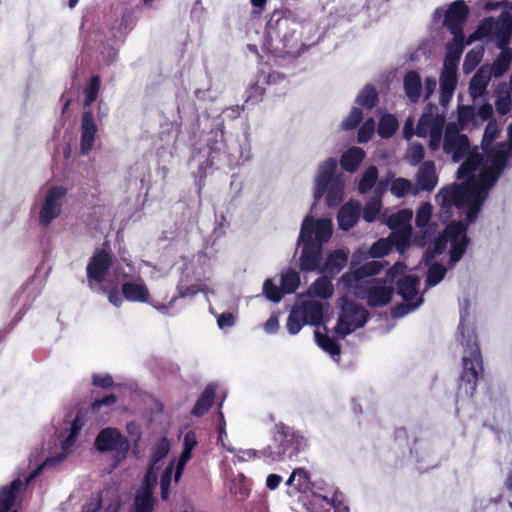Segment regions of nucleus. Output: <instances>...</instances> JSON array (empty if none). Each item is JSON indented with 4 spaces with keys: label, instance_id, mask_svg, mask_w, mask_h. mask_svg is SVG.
<instances>
[{
    "label": "nucleus",
    "instance_id": "obj_1",
    "mask_svg": "<svg viewBox=\"0 0 512 512\" xmlns=\"http://www.w3.org/2000/svg\"><path fill=\"white\" fill-rule=\"evenodd\" d=\"M510 162H462L456 172L457 179H463L442 187L436 195L437 203L445 211L452 208L470 211L479 204V213L501 174Z\"/></svg>",
    "mask_w": 512,
    "mask_h": 512
},
{
    "label": "nucleus",
    "instance_id": "obj_2",
    "mask_svg": "<svg viewBox=\"0 0 512 512\" xmlns=\"http://www.w3.org/2000/svg\"><path fill=\"white\" fill-rule=\"evenodd\" d=\"M461 333V344L465 347V355L463 356V369L459 377V390H463L469 397H473L477 389L479 374L483 371V361L478 344V337L474 330L465 328L462 320L458 326Z\"/></svg>",
    "mask_w": 512,
    "mask_h": 512
},
{
    "label": "nucleus",
    "instance_id": "obj_3",
    "mask_svg": "<svg viewBox=\"0 0 512 512\" xmlns=\"http://www.w3.org/2000/svg\"><path fill=\"white\" fill-rule=\"evenodd\" d=\"M275 430L272 443L259 451L265 460L279 462L285 458L292 459L305 449L306 439L293 427L278 423Z\"/></svg>",
    "mask_w": 512,
    "mask_h": 512
},
{
    "label": "nucleus",
    "instance_id": "obj_4",
    "mask_svg": "<svg viewBox=\"0 0 512 512\" xmlns=\"http://www.w3.org/2000/svg\"><path fill=\"white\" fill-rule=\"evenodd\" d=\"M480 38H488L494 41L497 48H509L508 45L512 38V13L504 11L496 19H485L470 37L467 44Z\"/></svg>",
    "mask_w": 512,
    "mask_h": 512
},
{
    "label": "nucleus",
    "instance_id": "obj_5",
    "mask_svg": "<svg viewBox=\"0 0 512 512\" xmlns=\"http://www.w3.org/2000/svg\"><path fill=\"white\" fill-rule=\"evenodd\" d=\"M445 124V107L441 109L439 106L429 103L418 120L416 135L429 137V147L436 151L441 147Z\"/></svg>",
    "mask_w": 512,
    "mask_h": 512
},
{
    "label": "nucleus",
    "instance_id": "obj_6",
    "mask_svg": "<svg viewBox=\"0 0 512 512\" xmlns=\"http://www.w3.org/2000/svg\"><path fill=\"white\" fill-rule=\"evenodd\" d=\"M100 77L95 75L91 77L84 88V111L81 118V143L80 148L83 155L89 153L94 145L97 133V125L93 113L86 110L97 99L100 90Z\"/></svg>",
    "mask_w": 512,
    "mask_h": 512
},
{
    "label": "nucleus",
    "instance_id": "obj_7",
    "mask_svg": "<svg viewBox=\"0 0 512 512\" xmlns=\"http://www.w3.org/2000/svg\"><path fill=\"white\" fill-rule=\"evenodd\" d=\"M337 164L338 162H325L317 178L315 197L319 198L327 191L326 199L330 207H337L342 202V187L335 183H332V185L328 187L333 179ZM339 164L344 170L354 172L361 162H339Z\"/></svg>",
    "mask_w": 512,
    "mask_h": 512
},
{
    "label": "nucleus",
    "instance_id": "obj_8",
    "mask_svg": "<svg viewBox=\"0 0 512 512\" xmlns=\"http://www.w3.org/2000/svg\"><path fill=\"white\" fill-rule=\"evenodd\" d=\"M443 150L452 160H484L480 157L478 148L470 145L465 134L459 132L457 124L450 123L446 126L442 139Z\"/></svg>",
    "mask_w": 512,
    "mask_h": 512
},
{
    "label": "nucleus",
    "instance_id": "obj_9",
    "mask_svg": "<svg viewBox=\"0 0 512 512\" xmlns=\"http://www.w3.org/2000/svg\"><path fill=\"white\" fill-rule=\"evenodd\" d=\"M341 313L334 328L335 333L344 338L358 328L365 326L369 319V311L362 305L342 299Z\"/></svg>",
    "mask_w": 512,
    "mask_h": 512
},
{
    "label": "nucleus",
    "instance_id": "obj_10",
    "mask_svg": "<svg viewBox=\"0 0 512 512\" xmlns=\"http://www.w3.org/2000/svg\"><path fill=\"white\" fill-rule=\"evenodd\" d=\"M95 448L104 453L114 451V467L126 459L130 443L117 428L107 427L100 430L94 441Z\"/></svg>",
    "mask_w": 512,
    "mask_h": 512
},
{
    "label": "nucleus",
    "instance_id": "obj_11",
    "mask_svg": "<svg viewBox=\"0 0 512 512\" xmlns=\"http://www.w3.org/2000/svg\"><path fill=\"white\" fill-rule=\"evenodd\" d=\"M112 261V253L109 250L102 248L94 252L86 267L87 282L91 290H95V287L105 281Z\"/></svg>",
    "mask_w": 512,
    "mask_h": 512
},
{
    "label": "nucleus",
    "instance_id": "obj_12",
    "mask_svg": "<svg viewBox=\"0 0 512 512\" xmlns=\"http://www.w3.org/2000/svg\"><path fill=\"white\" fill-rule=\"evenodd\" d=\"M66 195L67 189L63 186L54 185L48 189L39 212V222L42 226L48 227L60 216Z\"/></svg>",
    "mask_w": 512,
    "mask_h": 512
},
{
    "label": "nucleus",
    "instance_id": "obj_13",
    "mask_svg": "<svg viewBox=\"0 0 512 512\" xmlns=\"http://www.w3.org/2000/svg\"><path fill=\"white\" fill-rule=\"evenodd\" d=\"M394 294L393 286H387L386 280L375 278L367 282L366 286L360 288L357 296L366 299L370 307H383L390 303Z\"/></svg>",
    "mask_w": 512,
    "mask_h": 512
},
{
    "label": "nucleus",
    "instance_id": "obj_14",
    "mask_svg": "<svg viewBox=\"0 0 512 512\" xmlns=\"http://www.w3.org/2000/svg\"><path fill=\"white\" fill-rule=\"evenodd\" d=\"M419 279L414 274L405 275L399 278L396 282L397 294L400 295L406 304H399L395 307V315H404L409 310L417 308L422 298L416 302H412L418 295Z\"/></svg>",
    "mask_w": 512,
    "mask_h": 512
},
{
    "label": "nucleus",
    "instance_id": "obj_15",
    "mask_svg": "<svg viewBox=\"0 0 512 512\" xmlns=\"http://www.w3.org/2000/svg\"><path fill=\"white\" fill-rule=\"evenodd\" d=\"M468 7L462 0L455 1L447 10L438 8L434 12V20L441 18L444 13V26L451 34L463 33V25L468 16Z\"/></svg>",
    "mask_w": 512,
    "mask_h": 512
},
{
    "label": "nucleus",
    "instance_id": "obj_16",
    "mask_svg": "<svg viewBox=\"0 0 512 512\" xmlns=\"http://www.w3.org/2000/svg\"><path fill=\"white\" fill-rule=\"evenodd\" d=\"M479 216V204L471 207L470 211L465 212L463 220H453L447 224L442 234L448 242L457 241L462 237H468L467 231L470 224L474 223Z\"/></svg>",
    "mask_w": 512,
    "mask_h": 512
},
{
    "label": "nucleus",
    "instance_id": "obj_17",
    "mask_svg": "<svg viewBox=\"0 0 512 512\" xmlns=\"http://www.w3.org/2000/svg\"><path fill=\"white\" fill-rule=\"evenodd\" d=\"M302 245V251L299 258V267L304 272H312L320 269L322 260L323 246L320 243L298 242Z\"/></svg>",
    "mask_w": 512,
    "mask_h": 512
},
{
    "label": "nucleus",
    "instance_id": "obj_18",
    "mask_svg": "<svg viewBox=\"0 0 512 512\" xmlns=\"http://www.w3.org/2000/svg\"><path fill=\"white\" fill-rule=\"evenodd\" d=\"M512 108V74L510 78L509 87L506 91H502L496 100V109L497 112L505 115L510 112ZM512 150V127L509 129V141L507 143H502L499 145L497 153L501 157H505L511 155Z\"/></svg>",
    "mask_w": 512,
    "mask_h": 512
},
{
    "label": "nucleus",
    "instance_id": "obj_19",
    "mask_svg": "<svg viewBox=\"0 0 512 512\" xmlns=\"http://www.w3.org/2000/svg\"><path fill=\"white\" fill-rule=\"evenodd\" d=\"M500 132H501V129L495 120L488 121L485 131H484L483 139L481 142V147L485 153L493 155V158L491 160H508L509 158L512 157V149H511V155H508L505 157H501L497 153L499 145H501L503 142L498 143L495 147L492 146L493 142L497 139ZM508 141H509V139L507 141H505L504 143H507Z\"/></svg>",
    "mask_w": 512,
    "mask_h": 512
},
{
    "label": "nucleus",
    "instance_id": "obj_20",
    "mask_svg": "<svg viewBox=\"0 0 512 512\" xmlns=\"http://www.w3.org/2000/svg\"><path fill=\"white\" fill-rule=\"evenodd\" d=\"M488 64L482 65L473 76L469 85V94L476 103L477 99L483 97L487 92V86L492 78Z\"/></svg>",
    "mask_w": 512,
    "mask_h": 512
},
{
    "label": "nucleus",
    "instance_id": "obj_21",
    "mask_svg": "<svg viewBox=\"0 0 512 512\" xmlns=\"http://www.w3.org/2000/svg\"><path fill=\"white\" fill-rule=\"evenodd\" d=\"M435 162H423L418 169L416 176V185L418 191H432L437 183L438 176L436 174Z\"/></svg>",
    "mask_w": 512,
    "mask_h": 512
},
{
    "label": "nucleus",
    "instance_id": "obj_22",
    "mask_svg": "<svg viewBox=\"0 0 512 512\" xmlns=\"http://www.w3.org/2000/svg\"><path fill=\"white\" fill-rule=\"evenodd\" d=\"M121 294L130 302L146 303L150 298L149 289L142 279L139 282H124L121 286Z\"/></svg>",
    "mask_w": 512,
    "mask_h": 512
},
{
    "label": "nucleus",
    "instance_id": "obj_23",
    "mask_svg": "<svg viewBox=\"0 0 512 512\" xmlns=\"http://www.w3.org/2000/svg\"><path fill=\"white\" fill-rule=\"evenodd\" d=\"M197 444L198 441L196 433L192 430L186 432L183 439V450L176 466L175 481H178L180 479L187 462L192 457V451L197 446Z\"/></svg>",
    "mask_w": 512,
    "mask_h": 512
},
{
    "label": "nucleus",
    "instance_id": "obj_24",
    "mask_svg": "<svg viewBox=\"0 0 512 512\" xmlns=\"http://www.w3.org/2000/svg\"><path fill=\"white\" fill-rule=\"evenodd\" d=\"M360 216V206L358 204L346 203L344 204L337 215L339 228L348 231L353 228Z\"/></svg>",
    "mask_w": 512,
    "mask_h": 512
},
{
    "label": "nucleus",
    "instance_id": "obj_25",
    "mask_svg": "<svg viewBox=\"0 0 512 512\" xmlns=\"http://www.w3.org/2000/svg\"><path fill=\"white\" fill-rule=\"evenodd\" d=\"M22 486L20 479H14L9 485L0 489V512H12L17 493Z\"/></svg>",
    "mask_w": 512,
    "mask_h": 512
},
{
    "label": "nucleus",
    "instance_id": "obj_26",
    "mask_svg": "<svg viewBox=\"0 0 512 512\" xmlns=\"http://www.w3.org/2000/svg\"><path fill=\"white\" fill-rule=\"evenodd\" d=\"M216 385L208 384L202 394L197 399L195 405L191 410V414L195 417H202L205 415L214 404L216 395Z\"/></svg>",
    "mask_w": 512,
    "mask_h": 512
},
{
    "label": "nucleus",
    "instance_id": "obj_27",
    "mask_svg": "<svg viewBox=\"0 0 512 512\" xmlns=\"http://www.w3.org/2000/svg\"><path fill=\"white\" fill-rule=\"evenodd\" d=\"M404 91L412 103H417L421 97L422 82L421 77L416 71H409L405 74L403 80Z\"/></svg>",
    "mask_w": 512,
    "mask_h": 512
},
{
    "label": "nucleus",
    "instance_id": "obj_28",
    "mask_svg": "<svg viewBox=\"0 0 512 512\" xmlns=\"http://www.w3.org/2000/svg\"><path fill=\"white\" fill-rule=\"evenodd\" d=\"M457 86V74L442 72L440 75V105L446 107Z\"/></svg>",
    "mask_w": 512,
    "mask_h": 512
},
{
    "label": "nucleus",
    "instance_id": "obj_29",
    "mask_svg": "<svg viewBox=\"0 0 512 512\" xmlns=\"http://www.w3.org/2000/svg\"><path fill=\"white\" fill-rule=\"evenodd\" d=\"M347 261L348 254L345 251L341 249L335 250L328 255L323 267L319 271L329 274L339 273L346 266Z\"/></svg>",
    "mask_w": 512,
    "mask_h": 512
},
{
    "label": "nucleus",
    "instance_id": "obj_30",
    "mask_svg": "<svg viewBox=\"0 0 512 512\" xmlns=\"http://www.w3.org/2000/svg\"><path fill=\"white\" fill-rule=\"evenodd\" d=\"M501 51L496 57L492 65H488V70L491 71V76L499 78L503 76L509 69L512 63V49L499 48Z\"/></svg>",
    "mask_w": 512,
    "mask_h": 512
},
{
    "label": "nucleus",
    "instance_id": "obj_31",
    "mask_svg": "<svg viewBox=\"0 0 512 512\" xmlns=\"http://www.w3.org/2000/svg\"><path fill=\"white\" fill-rule=\"evenodd\" d=\"M299 310L305 317L308 325L318 326L323 320V305L318 301H306L302 306H298Z\"/></svg>",
    "mask_w": 512,
    "mask_h": 512
},
{
    "label": "nucleus",
    "instance_id": "obj_32",
    "mask_svg": "<svg viewBox=\"0 0 512 512\" xmlns=\"http://www.w3.org/2000/svg\"><path fill=\"white\" fill-rule=\"evenodd\" d=\"M411 235L412 228H404L392 230L387 238L390 241L392 249L395 248L399 253H404L410 246Z\"/></svg>",
    "mask_w": 512,
    "mask_h": 512
},
{
    "label": "nucleus",
    "instance_id": "obj_33",
    "mask_svg": "<svg viewBox=\"0 0 512 512\" xmlns=\"http://www.w3.org/2000/svg\"><path fill=\"white\" fill-rule=\"evenodd\" d=\"M412 217L413 211L411 209L404 208L391 214L386 220V225L391 230L412 228L410 224Z\"/></svg>",
    "mask_w": 512,
    "mask_h": 512
},
{
    "label": "nucleus",
    "instance_id": "obj_34",
    "mask_svg": "<svg viewBox=\"0 0 512 512\" xmlns=\"http://www.w3.org/2000/svg\"><path fill=\"white\" fill-rule=\"evenodd\" d=\"M135 512H153L155 498L151 487H143L138 491L134 499Z\"/></svg>",
    "mask_w": 512,
    "mask_h": 512
},
{
    "label": "nucleus",
    "instance_id": "obj_35",
    "mask_svg": "<svg viewBox=\"0 0 512 512\" xmlns=\"http://www.w3.org/2000/svg\"><path fill=\"white\" fill-rule=\"evenodd\" d=\"M458 125V128L462 130L480 126L474 106L461 105L458 107Z\"/></svg>",
    "mask_w": 512,
    "mask_h": 512
},
{
    "label": "nucleus",
    "instance_id": "obj_36",
    "mask_svg": "<svg viewBox=\"0 0 512 512\" xmlns=\"http://www.w3.org/2000/svg\"><path fill=\"white\" fill-rule=\"evenodd\" d=\"M378 94L372 85H366L357 95L355 103L365 109H372L376 106Z\"/></svg>",
    "mask_w": 512,
    "mask_h": 512
},
{
    "label": "nucleus",
    "instance_id": "obj_37",
    "mask_svg": "<svg viewBox=\"0 0 512 512\" xmlns=\"http://www.w3.org/2000/svg\"><path fill=\"white\" fill-rule=\"evenodd\" d=\"M310 293L314 297L329 299L334 293V287L327 277H320L311 285Z\"/></svg>",
    "mask_w": 512,
    "mask_h": 512
},
{
    "label": "nucleus",
    "instance_id": "obj_38",
    "mask_svg": "<svg viewBox=\"0 0 512 512\" xmlns=\"http://www.w3.org/2000/svg\"><path fill=\"white\" fill-rule=\"evenodd\" d=\"M449 251V265L452 266L459 262L465 255L467 248L470 244L469 237H462L457 241H451Z\"/></svg>",
    "mask_w": 512,
    "mask_h": 512
},
{
    "label": "nucleus",
    "instance_id": "obj_39",
    "mask_svg": "<svg viewBox=\"0 0 512 512\" xmlns=\"http://www.w3.org/2000/svg\"><path fill=\"white\" fill-rule=\"evenodd\" d=\"M397 128V118L392 114H385L379 120L377 132L381 138H390Z\"/></svg>",
    "mask_w": 512,
    "mask_h": 512
},
{
    "label": "nucleus",
    "instance_id": "obj_40",
    "mask_svg": "<svg viewBox=\"0 0 512 512\" xmlns=\"http://www.w3.org/2000/svg\"><path fill=\"white\" fill-rule=\"evenodd\" d=\"M315 227L314 243H320L321 246L327 242L332 236V223L329 219H317Z\"/></svg>",
    "mask_w": 512,
    "mask_h": 512
},
{
    "label": "nucleus",
    "instance_id": "obj_41",
    "mask_svg": "<svg viewBox=\"0 0 512 512\" xmlns=\"http://www.w3.org/2000/svg\"><path fill=\"white\" fill-rule=\"evenodd\" d=\"M390 191L394 196L402 198L408 194H417L418 189L413 187L410 180L400 177L393 180Z\"/></svg>",
    "mask_w": 512,
    "mask_h": 512
},
{
    "label": "nucleus",
    "instance_id": "obj_42",
    "mask_svg": "<svg viewBox=\"0 0 512 512\" xmlns=\"http://www.w3.org/2000/svg\"><path fill=\"white\" fill-rule=\"evenodd\" d=\"M307 321L303 316L302 312L299 310V307H294L287 319V329L290 334H297L304 325H307Z\"/></svg>",
    "mask_w": 512,
    "mask_h": 512
},
{
    "label": "nucleus",
    "instance_id": "obj_43",
    "mask_svg": "<svg viewBox=\"0 0 512 512\" xmlns=\"http://www.w3.org/2000/svg\"><path fill=\"white\" fill-rule=\"evenodd\" d=\"M315 336L319 346L329 353L332 357L340 356L341 346L340 344L333 338H330L326 334H321L320 332H315Z\"/></svg>",
    "mask_w": 512,
    "mask_h": 512
},
{
    "label": "nucleus",
    "instance_id": "obj_44",
    "mask_svg": "<svg viewBox=\"0 0 512 512\" xmlns=\"http://www.w3.org/2000/svg\"><path fill=\"white\" fill-rule=\"evenodd\" d=\"M300 285V276L296 271L289 270L282 274L281 288L284 294L294 293Z\"/></svg>",
    "mask_w": 512,
    "mask_h": 512
},
{
    "label": "nucleus",
    "instance_id": "obj_45",
    "mask_svg": "<svg viewBox=\"0 0 512 512\" xmlns=\"http://www.w3.org/2000/svg\"><path fill=\"white\" fill-rule=\"evenodd\" d=\"M170 451V443L167 440V438H162L160 441H158L153 449L152 454L149 460V464L152 467H156L158 462H160L162 459H164Z\"/></svg>",
    "mask_w": 512,
    "mask_h": 512
},
{
    "label": "nucleus",
    "instance_id": "obj_46",
    "mask_svg": "<svg viewBox=\"0 0 512 512\" xmlns=\"http://www.w3.org/2000/svg\"><path fill=\"white\" fill-rule=\"evenodd\" d=\"M378 178V170L375 166H370L365 171L364 175L359 181L358 190L360 193H367L373 188Z\"/></svg>",
    "mask_w": 512,
    "mask_h": 512
},
{
    "label": "nucleus",
    "instance_id": "obj_47",
    "mask_svg": "<svg viewBox=\"0 0 512 512\" xmlns=\"http://www.w3.org/2000/svg\"><path fill=\"white\" fill-rule=\"evenodd\" d=\"M382 268L383 265L379 261L367 262L354 271L353 278L358 281L364 277L377 275L381 272Z\"/></svg>",
    "mask_w": 512,
    "mask_h": 512
},
{
    "label": "nucleus",
    "instance_id": "obj_48",
    "mask_svg": "<svg viewBox=\"0 0 512 512\" xmlns=\"http://www.w3.org/2000/svg\"><path fill=\"white\" fill-rule=\"evenodd\" d=\"M363 120V111L360 107H353L350 113L344 118L340 124V128L344 131L355 129Z\"/></svg>",
    "mask_w": 512,
    "mask_h": 512
},
{
    "label": "nucleus",
    "instance_id": "obj_49",
    "mask_svg": "<svg viewBox=\"0 0 512 512\" xmlns=\"http://www.w3.org/2000/svg\"><path fill=\"white\" fill-rule=\"evenodd\" d=\"M446 273L447 269L443 264L438 262L431 264L427 272V284L429 286H435L439 284L444 279Z\"/></svg>",
    "mask_w": 512,
    "mask_h": 512
},
{
    "label": "nucleus",
    "instance_id": "obj_50",
    "mask_svg": "<svg viewBox=\"0 0 512 512\" xmlns=\"http://www.w3.org/2000/svg\"><path fill=\"white\" fill-rule=\"evenodd\" d=\"M452 41L447 43L446 54L452 58L460 59L464 48V33L452 34Z\"/></svg>",
    "mask_w": 512,
    "mask_h": 512
},
{
    "label": "nucleus",
    "instance_id": "obj_51",
    "mask_svg": "<svg viewBox=\"0 0 512 512\" xmlns=\"http://www.w3.org/2000/svg\"><path fill=\"white\" fill-rule=\"evenodd\" d=\"M483 48H474L470 50L464 59L463 70L465 73H470L478 65L483 58Z\"/></svg>",
    "mask_w": 512,
    "mask_h": 512
},
{
    "label": "nucleus",
    "instance_id": "obj_52",
    "mask_svg": "<svg viewBox=\"0 0 512 512\" xmlns=\"http://www.w3.org/2000/svg\"><path fill=\"white\" fill-rule=\"evenodd\" d=\"M296 474L295 490L300 493H305L310 489L311 479L309 472L304 468L294 469Z\"/></svg>",
    "mask_w": 512,
    "mask_h": 512
},
{
    "label": "nucleus",
    "instance_id": "obj_53",
    "mask_svg": "<svg viewBox=\"0 0 512 512\" xmlns=\"http://www.w3.org/2000/svg\"><path fill=\"white\" fill-rule=\"evenodd\" d=\"M263 293L265 294L266 298L274 303L280 302V300L283 297V291L282 288L278 287L272 279H266L263 284Z\"/></svg>",
    "mask_w": 512,
    "mask_h": 512
},
{
    "label": "nucleus",
    "instance_id": "obj_54",
    "mask_svg": "<svg viewBox=\"0 0 512 512\" xmlns=\"http://www.w3.org/2000/svg\"><path fill=\"white\" fill-rule=\"evenodd\" d=\"M392 251L388 238H381L374 242L369 249V255L372 258H380Z\"/></svg>",
    "mask_w": 512,
    "mask_h": 512
},
{
    "label": "nucleus",
    "instance_id": "obj_55",
    "mask_svg": "<svg viewBox=\"0 0 512 512\" xmlns=\"http://www.w3.org/2000/svg\"><path fill=\"white\" fill-rule=\"evenodd\" d=\"M432 216V206L430 203H422L416 212L415 224L418 228H425Z\"/></svg>",
    "mask_w": 512,
    "mask_h": 512
},
{
    "label": "nucleus",
    "instance_id": "obj_56",
    "mask_svg": "<svg viewBox=\"0 0 512 512\" xmlns=\"http://www.w3.org/2000/svg\"><path fill=\"white\" fill-rule=\"evenodd\" d=\"M314 225H316V220L311 216H306L301 226L298 242L313 241V234H315Z\"/></svg>",
    "mask_w": 512,
    "mask_h": 512
},
{
    "label": "nucleus",
    "instance_id": "obj_57",
    "mask_svg": "<svg viewBox=\"0 0 512 512\" xmlns=\"http://www.w3.org/2000/svg\"><path fill=\"white\" fill-rule=\"evenodd\" d=\"M375 133V121L373 118L367 119L359 128L357 134L358 143L368 142Z\"/></svg>",
    "mask_w": 512,
    "mask_h": 512
},
{
    "label": "nucleus",
    "instance_id": "obj_58",
    "mask_svg": "<svg viewBox=\"0 0 512 512\" xmlns=\"http://www.w3.org/2000/svg\"><path fill=\"white\" fill-rule=\"evenodd\" d=\"M380 210H381L380 200L368 201L363 208V213H362L363 219L368 223L373 222L376 219Z\"/></svg>",
    "mask_w": 512,
    "mask_h": 512
},
{
    "label": "nucleus",
    "instance_id": "obj_59",
    "mask_svg": "<svg viewBox=\"0 0 512 512\" xmlns=\"http://www.w3.org/2000/svg\"><path fill=\"white\" fill-rule=\"evenodd\" d=\"M174 464L170 463L166 469L164 470L161 480H160V488H161V498L162 500H167L169 497V488L171 484V478L173 473Z\"/></svg>",
    "mask_w": 512,
    "mask_h": 512
},
{
    "label": "nucleus",
    "instance_id": "obj_60",
    "mask_svg": "<svg viewBox=\"0 0 512 512\" xmlns=\"http://www.w3.org/2000/svg\"><path fill=\"white\" fill-rule=\"evenodd\" d=\"M94 291L98 292V293L106 294L109 302L116 307L121 306V304L123 302L122 297H121L122 294L119 293L117 288L107 289V288L103 287L101 284V285L95 287Z\"/></svg>",
    "mask_w": 512,
    "mask_h": 512
},
{
    "label": "nucleus",
    "instance_id": "obj_61",
    "mask_svg": "<svg viewBox=\"0 0 512 512\" xmlns=\"http://www.w3.org/2000/svg\"><path fill=\"white\" fill-rule=\"evenodd\" d=\"M83 425H84V420H83L81 414L77 413L75 418H74V420H73V422H72V424H71L70 434H69V436L67 437V440H66V442L68 444H72L76 440V438H77L78 434L80 433Z\"/></svg>",
    "mask_w": 512,
    "mask_h": 512
},
{
    "label": "nucleus",
    "instance_id": "obj_62",
    "mask_svg": "<svg viewBox=\"0 0 512 512\" xmlns=\"http://www.w3.org/2000/svg\"><path fill=\"white\" fill-rule=\"evenodd\" d=\"M92 384L99 388L109 389L114 386V380L109 374H94Z\"/></svg>",
    "mask_w": 512,
    "mask_h": 512
},
{
    "label": "nucleus",
    "instance_id": "obj_63",
    "mask_svg": "<svg viewBox=\"0 0 512 512\" xmlns=\"http://www.w3.org/2000/svg\"><path fill=\"white\" fill-rule=\"evenodd\" d=\"M102 508V496H91L82 506L81 512H98Z\"/></svg>",
    "mask_w": 512,
    "mask_h": 512
},
{
    "label": "nucleus",
    "instance_id": "obj_64",
    "mask_svg": "<svg viewBox=\"0 0 512 512\" xmlns=\"http://www.w3.org/2000/svg\"><path fill=\"white\" fill-rule=\"evenodd\" d=\"M366 154L364 150L357 146H351L343 152L340 160H364Z\"/></svg>",
    "mask_w": 512,
    "mask_h": 512
}]
</instances>
